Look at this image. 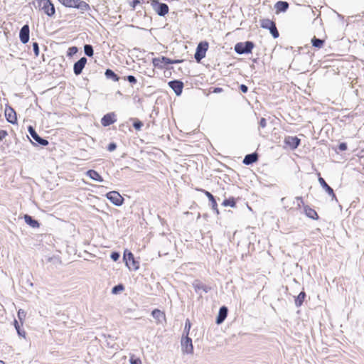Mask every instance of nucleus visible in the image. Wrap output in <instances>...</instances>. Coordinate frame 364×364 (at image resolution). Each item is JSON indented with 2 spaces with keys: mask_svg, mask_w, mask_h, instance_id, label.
Instances as JSON below:
<instances>
[{
  "mask_svg": "<svg viewBox=\"0 0 364 364\" xmlns=\"http://www.w3.org/2000/svg\"><path fill=\"white\" fill-rule=\"evenodd\" d=\"M318 182L321 186L326 191V193L332 197V199L337 200L336 196L333 188L328 185L326 181L321 176L318 177Z\"/></svg>",
  "mask_w": 364,
  "mask_h": 364,
  "instance_id": "a211bd4d",
  "label": "nucleus"
},
{
  "mask_svg": "<svg viewBox=\"0 0 364 364\" xmlns=\"http://www.w3.org/2000/svg\"><path fill=\"white\" fill-rule=\"evenodd\" d=\"M228 309L225 306H223L220 308L218 316L216 318L215 323L217 324H221L225 320L228 316Z\"/></svg>",
  "mask_w": 364,
  "mask_h": 364,
  "instance_id": "6ab92c4d",
  "label": "nucleus"
},
{
  "mask_svg": "<svg viewBox=\"0 0 364 364\" xmlns=\"http://www.w3.org/2000/svg\"><path fill=\"white\" fill-rule=\"evenodd\" d=\"M124 289V285L122 284H119L113 287V288L112 289V293L113 294H117L122 291Z\"/></svg>",
  "mask_w": 364,
  "mask_h": 364,
  "instance_id": "72a5a7b5",
  "label": "nucleus"
},
{
  "mask_svg": "<svg viewBox=\"0 0 364 364\" xmlns=\"http://www.w3.org/2000/svg\"><path fill=\"white\" fill-rule=\"evenodd\" d=\"M123 259L129 270L136 271L139 268V262L135 259L134 255L130 251L127 250L124 251Z\"/></svg>",
  "mask_w": 364,
  "mask_h": 364,
  "instance_id": "20e7f679",
  "label": "nucleus"
},
{
  "mask_svg": "<svg viewBox=\"0 0 364 364\" xmlns=\"http://www.w3.org/2000/svg\"><path fill=\"white\" fill-rule=\"evenodd\" d=\"M223 91V88L221 87H215L213 92L214 93H220Z\"/></svg>",
  "mask_w": 364,
  "mask_h": 364,
  "instance_id": "3c124183",
  "label": "nucleus"
},
{
  "mask_svg": "<svg viewBox=\"0 0 364 364\" xmlns=\"http://www.w3.org/2000/svg\"><path fill=\"white\" fill-rule=\"evenodd\" d=\"M140 3V0H132V2L131 4V6L133 7V8H135L136 6Z\"/></svg>",
  "mask_w": 364,
  "mask_h": 364,
  "instance_id": "8fccbe9b",
  "label": "nucleus"
},
{
  "mask_svg": "<svg viewBox=\"0 0 364 364\" xmlns=\"http://www.w3.org/2000/svg\"><path fill=\"white\" fill-rule=\"evenodd\" d=\"M116 148H117V144L114 142H111L109 144V145L107 146V150L109 151H113L116 149Z\"/></svg>",
  "mask_w": 364,
  "mask_h": 364,
  "instance_id": "c03bdc74",
  "label": "nucleus"
},
{
  "mask_svg": "<svg viewBox=\"0 0 364 364\" xmlns=\"http://www.w3.org/2000/svg\"><path fill=\"white\" fill-rule=\"evenodd\" d=\"M14 326H15V328L16 329V331H17L18 336L25 337L26 332L23 330L21 329L20 325L16 320L14 321Z\"/></svg>",
  "mask_w": 364,
  "mask_h": 364,
  "instance_id": "f704fd0d",
  "label": "nucleus"
},
{
  "mask_svg": "<svg viewBox=\"0 0 364 364\" xmlns=\"http://www.w3.org/2000/svg\"><path fill=\"white\" fill-rule=\"evenodd\" d=\"M191 324L188 319L186 321L184 331L186 332V335H188Z\"/></svg>",
  "mask_w": 364,
  "mask_h": 364,
  "instance_id": "79ce46f5",
  "label": "nucleus"
},
{
  "mask_svg": "<svg viewBox=\"0 0 364 364\" xmlns=\"http://www.w3.org/2000/svg\"><path fill=\"white\" fill-rule=\"evenodd\" d=\"M260 26L262 28L269 30L274 38H277L279 36V33L274 21L269 18H264L261 20Z\"/></svg>",
  "mask_w": 364,
  "mask_h": 364,
  "instance_id": "39448f33",
  "label": "nucleus"
},
{
  "mask_svg": "<svg viewBox=\"0 0 364 364\" xmlns=\"http://www.w3.org/2000/svg\"><path fill=\"white\" fill-rule=\"evenodd\" d=\"M86 175L90 177L91 179L98 181V182H102L103 178L95 170L90 169L88 170L86 172Z\"/></svg>",
  "mask_w": 364,
  "mask_h": 364,
  "instance_id": "bb28decb",
  "label": "nucleus"
},
{
  "mask_svg": "<svg viewBox=\"0 0 364 364\" xmlns=\"http://www.w3.org/2000/svg\"><path fill=\"white\" fill-rule=\"evenodd\" d=\"M114 112H110L105 114L101 119V123L104 127H108L114 123L117 119Z\"/></svg>",
  "mask_w": 364,
  "mask_h": 364,
  "instance_id": "2eb2a0df",
  "label": "nucleus"
},
{
  "mask_svg": "<svg viewBox=\"0 0 364 364\" xmlns=\"http://www.w3.org/2000/svg\"><path fill=\"white\" fill-rule=\"evenodd\" d=\"M105 75L107 79H110L114 82H117L119 80V77L111 69H107L105 73Z\"/></svg>",
  "mask_w": 364,
  "mask_h": 364,
  "instance_id": "cd10ccee",
  "label": "nucleus"
},
{
  "mask_svg": "<svg viewBox=\"0 0 364 364\" xmlns=\"http://www.w3.org/2000/svg\"><path fill=\"white\" fill-rule=\"evenodd\" d=\"M296 199L297 200H300L301 203H303V200H302V198L301 197H296Z\"/></svg>",
  "mask_w": 364,
  "mask_h": 364,
  "instance_id": "603ef678",
  "label": "nucleus"
},
{
  "mask_svg": "<svg viewBox=\"0 0 364 364\" xmlns=\"http://www.w3.org/2000/svg\"><path fill=\"white\" fill-rule=\"evenodd\" d=\"M5 117L8 122L15 124L17 123L16 113L15 110L11 107H6L5 109Z\"/></svg>",
  "mask_w": 364,
  "mask_h": 364,
  "instance_id": "f8f14e48",
  "label": "nucleus"
},
{
  "mask_svg": "<svg viewBox=\"0 0 364 364\" xmlns=\"http://www.w3.org/2000/svg\"><path fill=\"white\" fill-rule=\"evenodd\" d=\"M151 315L159 323H162V321L165 319L164 313L157 309L152 311Z\"/></svg>",
  "mask_w": 364,
  "mask_h": 364,
  "instance_id": "a878e982",
  "label": "nucleus"
},
{
  "mask_svg": "<svg viewBox=\"0 0 364 364\" xmlns=\"http://www.w3.org/2000/svg\"><path fill=\"white\" fill-rule=\"evenodd\" d=\"M168 84L177 96L181 95L183 88V82L182 81L174 80L169 81Z\"/></svg>",
  "mask_w": 364,
  "mask_h": 364,
  "instance_id": "9b49d317",
  "label": "nucleus"
},
{
  "mask_svg": "<svg viewBox=\"0 0 364 364\" xmlns=\"http://www.w3.org/2000/svg\"><path fill=\"white\" fill-rule=\"evenodd\" d=\"M23 218H24L25 223L27 225H28L29 226H31V228H39L40 223H38V220L34 219L32 216L26 214V215H24Z\"/></svg>",
  "mask_w": 364,
  "mask_h": 364,
  "instance_id": "5701e85b",
  "label": "nucleus"
},
{
  "mask_svg": "<svg viewBox=\"0 0 364 364\" xmlns=\"http://www.w3.org/2000/svg\"><path fill=\"white\" fill-rule=\"evenodd\" d=\"M36 4L39 9L43 11L48 16L52 17L55 15V6L50 0H36Z\"/></svg>",
  "mask_w": 364,
  "mask_h": 364,
  "instance_id": "f03ea898",
  "label": "nucleus"
},
{
  "mask_svg": "<svg viewBox=\"0 0 364 364\" xmlns=\"http://www.w3.org/2000/svg\"><path fill=\"white\" fill-rule=\"evenodd\" d=\"M0 364H5V363L3 360H0Z\"/></svg>",
  "mask_w": 364,
  "mask_h": 364,
  "instance_id": "864d4df0",
  "label": "nucleus"
},
{
  "mask_svg": "<svg viewBox=\"0 0 364 364\" xmlns=\"http://www.w3.org/2000/svg\"><path fill=\"white\" fill-rule=\"evenodd\" d=\"M222 205L225 207H227V206L235 207L236 205V203H235L234 198H230L228 199L224 200Z\"/></svg>",
  "mask_w": 364,
  "mask_h": 364,
  "instance_id": "2f4dec72",
  "label": "nucleus"
},
{
  "mask_svg": "<svg viewBox=\"0 0 364 364\" xmlns=\"http://www.w3.org/2000/svg\"><path fill=\"white\" fill-rule=\"evenodd\" d=\"M284 143L291 149H295L299 146L300 139L297 136H289L284 139Z\"/></svg>",
  "mask_w": 364,
  "mask_h": 364,
  "instance_id": "f3484780",
  "label": "nucleus"
},
{
  "mask_svg": "<svg viewBox=\"0 0 364 364\" xmlns=\"http://www.w3.org/2000/svg\"><path fill=\"white\" fill-rule=\"evenodd\" d=\"M151 5L154 11L160 16H164L168 12V6L159 0H151Z\"/></svg>",
  "mask_w": 364,
  "mask_h": 364,
  "instance_id": "423d86ee",
  "label": "nucleus"
},
{
  "mask_svg": "<svg viewBox=\"0 0 364 364\" xmlns=\"http://www.w3.org/2000/svg\"><path fill=\"white\" fill-rule=\"evenodd\" d=\"M87 58L85 57H82L80 58L77 62L74 63L73 65V72L75 75H79L82 73V70L84 69L86 63H87Z\"/></svg>",
  "mask_w": 364,
  "mask_h": 364,
  "instance_id": "ddd939ff",
  "label": "nucleus"
},
{
  "mask_svg": "<svg viewBox=\"0 0 364 364\" xmlns=\"http://www.w3.org/2000/svg\"><path fill=\"white\" fill-rule=\"evenodd\" d=\"M306 293L302 291L299 295L295 298V305L296 307H299L303 304V302L306 298Z\"/></svg>",
  "mask_w": 364,
  "mask_h": 364,
  "instance_id": "c85d7f7f",
  "label": "nucleus"
},
{
  "mask_svg": "<svg viewBox=\"0 0 364 364\" xmlns=\"http://www.w3.org/2000/svg\"><path fill=\"white\" fill-rule=\"evenodd\" d=\"M117 93H118V95H121L120 91H118Z\"/></svg>",
  "mask_w": 364,
  "mask_h": 364,
  "instance_id": "5fc2aeb1",
  "label": "nucleus"
},
{
  "mask_svg": "<svg viewBox=\"0 0 364 364\" xmlns=\"http://www.w3.org/2000/svg\"><path fill=\"white\" fill-rule=\"evenodd\" d=\"M26 316V313L20 309L18 311V317L19 318V320L21 321Z\"/></svg>",
  "mask_w": 364,
  "mask_h": 364,
  "instance_id": "49530a36",
  "label": "nucleus"
},
{
  "mask_svg": "<svg viewBox=\"0 0 364 364\" xmlns=\"http://www.w3.org/2000/svg\"><path fill=\"white\" fill-rule=\"evenodd\" d=\"M202 191L209 199L212 209L216 213V214L218 215L219 210L218 209V204H217L216 200H215V197L213 196V195L211 193H210L209 191H205V190H202Z\"/></svg>",
  "mask_w": 364,
  "mask_h": 364,
  "instance_id": "aec40b11",
  "label": "nucleus"
},
{
  "mask_svg": "<svg viewBox=\"0 0 364 364\" xmlns=\"http://www.w3.org/2000/svg\"><path fill=\"white\" fill-rule=\"evenodd\" d=\"M63 6L66 7L74 8L76 0H58Z\"/></svg>",
  "mask_w": 364,
  "mask_h": 364,
  "instance_id": "473e14b6",
  "label": "nucleus"
},
{
  "mask_svg": "<svg viewBox=\"0 0 364 364\" xmlns=\"http://www.w3.org/2000/svg\"><path fill=\"white\" fill-rule=\"evenodd\" d=\"M142 127H143L142 122H141L139 119H134V123H133V127L136 130H140Z\"/></svg>",
  "mask_w": 364,
  "mask_h": 364,
  "instance_id": "e433bc0d",
  "label": "nucleus"
},
{
  "mask_svg": "<svg viewBox=\"0 0 364 364\" xmlns=\"http://www.w3.org/2000/svg\"><path fill=\"white\" fill-rule=\"evenodd\" d=\"M304 213L306 215L313 220H318V215L315 210L310 208L309 205H304Z\"/></svg>",
  "mask_w": 364,
  "mask_h": 364,
  "instance_id": "b1692460",
  "label": "nucleus"
},
{
  "mask_svg": "<svg viewBox=\"0 0 364 364\" xmlns=\"http://www.w3.org/2000/svg\"><path fill=\"white\" fill-rule=\"evenodd\" d=\"M28 132L32 137V139L36 141L34 144H39L43 146H47L48 144V141L46 139L41 137L32 126H29L28 127ZM32 143L33 144V142Z\"/></svg>",
  "mask_w": 364,
  "mask_h": 364,
  "instance_id": "6e6552de",
  "label": "nucleus"
},
{
  "mask_svg": "<svg viewBox=\"0 0 364 364\" xmlns=\"http://www.w3.org/2000/svg\"><path fill=\"white\" fill-rule=\"evenodd\" d=\"M289 7V3L284 1H279L274 4V9L276 10V14L286 12L288 10Z\"/></svg>",
  "mask_w": 364,
  "mask_h": 364,
  "instance_id": "412c9836",
  "label": "nucleus"
},
{
  "mask_svg": "<svg viewBox=\"0 0 364 364\" xmlns=\"http://www.w3.org/2000/svg\"><path fill=\"white\" fill-rule=\"evenodd\" d=\"M324 43H325L324 40L317 38L315 36L311 39L312 46L317 48H322Z\"/></svg>",
  "mask_w": 364,
  "mask_h": 364,
  "instance_id": "c756f323",
  "label": "nucleus"
},
{
  "mask_svg": "<svg viewBox=\"0 0 364 364\" xmlns=\"http://www.w3.org/2000/svg\"><path fill=\"white\" fill-rule=\"evenodd\" d=\"M338 148L341 151H344L347 149V144L345 142H341L338 144Z\"/></svg>",
  "mask_w": 364,
  "mask_h": 364,
  "instance_id": "a18cd8bd",
  "label": "nucleus"
},
{
  "mask_svg": "<svg viewBox=\"0 0 364 364\" xmlns=\"http://www.w3.org/2000/svg\"><path fill=\"white\" fill-rule=\"evenodd\" d=\"M254 47L255 43L252 41H247L236 43L234 47V50L237 54L243 55L252 53Z\"/></svg>",
  "mask_w": 364,
  "mask_h": 364,
  "instance_id": "7ed1b4c3",
  "label": "nucleus"
},
{
  "mask_svg": "<svg viewBox=\"0 0 364 364\" xmlns=\"http://www.w3.org/2000/svg\"><path fill=\"white\" fill-rule=\"evenodd\" d=\"M33 50L36 56H38L39 55V46L37 42H33L32 44Z\"/></svg>",
  "mask_w": 364,
  "mask_h": 364,
  "instance_id": "58836bf2",
  "label": "nucleus"
},
{
  "mask_svg": "<svg viewBox=\"0 0 364 364\" xmlns=\"http://www.w3.org/2000/svg\"><path fill=\"white\" fill-rule=\"evenodd\" d=\"M30 38V29L28 24L22 26L19 32V38L22 43L26 44L28 42Z\"/></svg>",
  "mask_w": 364,
  "mask_h": 364,
  "instance_id": "4468645a",
  "label": "nucleus"
},
{
  "mask_svg": "<svg viewBox=\"0 0 364 364\" xmlns=\"http://www.w3.org/2000/svg\"><path fill=\"white\" fill-rule=\"evenodd\" d=\"M120 257V254L118 252H112L110 255V258L116 262L117 261Z\"/></svg>",
  "mask_w": 364,
  "mask_h": 364,
  "instance_id": "ea45409f",
  "label": "nucleus"
},
{
  "mask_svg": "<svg viewBox=\"0 0 364 364\" xmlns=\"http://www.w3.org/2000/svg\"><path fill=\"white\" fill-rule=\"evenodd\" d=\"M7 135L8 133L6 130H0V141H2Z\"/></svg>",
  "mask_w": 364,
  "mask_h": 364,
  "instance_id": "de8ad7c7",
  "label": "nucleus"
},
{
  "mask_svg": "<svg viewBox=\"0 0 364 364\" xmlns=\"http://www.w3.org/2000/svg\"><path fill=\"white\" fill-rule=\"evenodd\" d=\"M267 126V119L264 117L261 118V119L259 122V128H264Z\"/></svg>",
  "mask_w": 364,
  "mask_h": 364,
  "instance_id": "37998d69",
  "label": "nucleus"
},
{
  "mask_svg": "<svg viewBox=\"0 0 364 364\" xmlns=\"http://www.w3.org/2000/svg\"><path fill=\"white\" fill-rule=\"evenodd\" d=\"M78 51V49L75 46L70 47L67 51V55L69 57H72L75 55Z\"/></svg>",
  "mask_w": 364,
  "mask_h": 364,
  "instance_id": "c9c22d12",
  "label": "nucleus"
},
{
  "mask_svg": "<svg viewBox=\"0 0 364 364\" xmlns=\"http://www.w3.org/2000/svg\"><path fill=\"white\" fill-rule=\"evenodd\" d=\"M183 61V60H171L167 57L161 56V58H154L152 59V63L154 67L164 69L166 68V65L168 64H177L181 63Z\"/></svg>",
  "mask_w": 364,
  "mask_h": 364,
  "instance_id": "f257e3e1",
  "label": "nucleus"
},
{
  "mask_svg": "<svg viewBox=\"0 0 364 364\" xmlns=\"http://www.w3.org/2000/svg\"><path fill=\"white\" fill-rule=\"evenodd\" d=\"M208 48V43L207 41H201L198 44L194 55V58L198 63L200 62V60L205 57Z\"/></svg>",
  "mask_w": 364,
  "mask_h": 364,
  "instance_id": "0eeeda50",
  "label": "nucleus"
},
{
  "mask_svg": "<svg viewBox=\"0 0 364 364\" xmlns=\"http://www.w3.org/2000/svg\"><path fill=\"white\" fill-rule=\"evenodd\" d=\"M240 90L242 93H246L248 91V87L244 84L240 85Z\"/></svg>",
  "mask_w": 364,
  "mask_h": 364,
  "instance_id": "09e8293b",
  "label": "nucleus"
},
{
  "mask_svg": "<svg viewBox=\"0 0 364 364\" xmlns=\"http://www.w3.org/2000/svg\"><path fill=\"white\" fill-rule=\"evenodd\" d=\"M74 8L79 9L82 13L90 9V6L85 1L76 0Z\"/></svg>",
  "mask_w": 364,
  "mask_h": 364,
  "instance_id": "393cba45",
  "label": "nucleus"
},
{
  "mask_svg": "<svg viewBox=\"0 0 364 364\" xmlns=\"http://www.w3.org/2000/svg\"><path fill=\"white\" fill-rule=\"evenodd\" d=\"M129 362L131 364H141V360L140 358H135L134 356L130 357Z\"/></svg>",
  "mask_w": 364,
  "mask_h": 364,
  "instance_id": "a19ab883",
  "label": "nucleus"
},
{
  "mask_svg": "<svg viewBox=\"0 0 364 364\" xmlns=\"http://www.w3.org/2000/svg\"><path fill=\"white\" fill-rule=\"evenodd\" d=\"M258 160V154L255 152L252 154H247L244 159H243V164L245 165H251Z\"/></svg>",
  "mask_w": 364,
  "mask_h": 364,
  "instance_id": "4be33fe9",
  "label": "nucleus"
},
{
  "mask_svg": "<svg viewBox=\"0 0 364 364\" xmlns=\"http://www.w3.org/2000/svg\"><path fill=\"white\" fill-rule=\"evenodd\" d=\"M181 347L183 353H193V347L192 343V339L188 337V335H186L185 337L182 338Z\"/></svg>",
  "mask_w": 364,
  "mask_h": 364,
  "instance_id": "9d476101",
  "label": "nucleus"
},
{
  "mask_svg": "<svg viewBox=\"0 0 364 364\" xmlns=\"http://www.w3.org/2000/svg\"><path fill=\"white\" fill-rule=\"evenodd\" d=\"M107 198L114 205L120 206L123 204L124 198L117 191H112L106 194Z\"/></svg>",
  "mask_w": 364,
  "mask_h": 364,
  "instance_id": "1a4fd4ad",
  "label": "nucleus"
},
{
  "mask_svg": "<svg viewBox=\"0 0 364 364\" xmlns=\"http://www.w3.org/2000/svg\"><path fill=\"white\" fill-rule=\"evenodd\" d=\"M124 80H127L131 84H136L137 82V80L134 75L124 77Z\"/></svg>",
  "mask_w": 364,
  "mask_h": 364,
  "instance_id": "4c0bfd02",
  "label": "nucleus"
},
{
  "mask_svg": "<svg viewBox=\"0 0 364 364\" xmlns=\"http://www.w3.org/2000/svg\"><path fill=\"white\" fill-rule=\"evenodd\" d=\"M193 287L196 293L200 294V291L208 293L210 290V287L204 284L199 280H195L193 283Z\"/></svg>",
  "mask_w": 364,
  "mask_h": 364,
  "instance_id": "dca6fc26",
  "label": "nucleus"
},
{
  "mask_svg": "<svg viewBox=\"0 0 364 364\" xmlns=\"http://www.w3.org/2000/svg\"><path fill=\"white\" fill-rule=\"evenodd\" d=\"M85 54L88 57H92L94 55L93 47L90 44H85L84 46Z\"/></svg>",
  "mask_w": 364,
  "mask_h": 364,
  "instance_id": "7c9ffc66",
  "label": "nucleus"
}]
</instances>
